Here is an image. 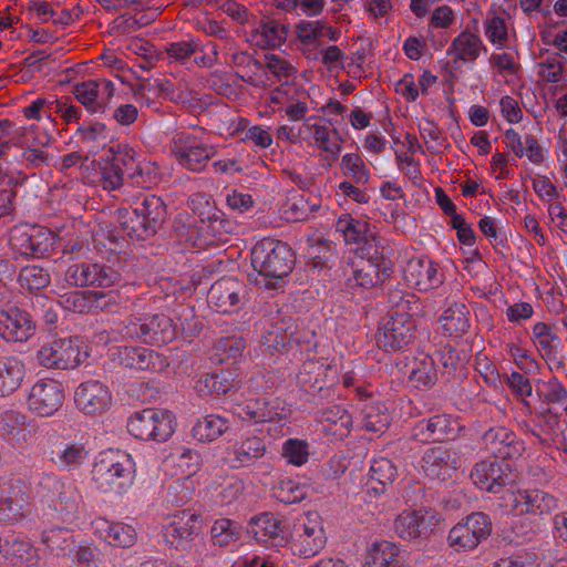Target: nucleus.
I'll return each instance as SVG.
<instances>
[{
	"mask_svg": "<svg viewBox=\"0 0 567 567\" xmlns=\"http://www.w3.org/2000/svg\"><path fill=\"white\" fill-rule=\"evenodd\" d=\"M91 473L97 491L123 495L134 484L136 464L126 451L107 449L97 454Z\"/></svg>",
	"mask_w": 567,
	"mask_h": 567,
	"instance_id": "1",
	"label": "nucleus"
},
{
	"mask_svg": "<svg viewBox=\"0 0 567 567\" xmlns=\"http://www.w3.org/2000/svg\"><path fill=\"white\" fill-rule=\"evenodd\" d=\"M37 496L55 512L58 519L70 526H76L84 516V501L79 487L52 473L41 475Z\"/></svg>",
	"mask_w": 567,
	"mask_h": 567,
	"instance_id": "2",
	"label": "nucleus"
},
{
	"mask_svg": "<svg viewBox=\"0 0 567 567\" xmlns=\"http://www.w3.org/2000/svg\"><path fill=\"white\" fill-rule=\"evenodd\" d=\"M419 303L402 299L382 320L378 333V344L385 351H401L414 339L416 321L414 316Z\"/></svg>",
	"mask_w": 567,
	"mask_h": 567,
	"instance_id": "3",
	"label": "nucleus"
},
{
	"mask_svg": "<svg viewBox=\"0 0 567 567\" xmlns=\"http://www.w3.org/2000/svg\"><path fill=\"white\" fill-rule=\"evenodd\" d=\"M338 233L347 246L360 258L375 259L383 254L384 247L380 235L365 219L342 214L336 221Z\"/></svg>",
	"mask_w": 567,
	"mask_h": 567,
	"instance_id": "4",
	"label": "nucleus"
},
{
	"mask_svg": "<svg viewBox=\"0 0 567 567\" xmlns=\"http://www.w3.org/2000/svg\"><path fill=\"white\" fill-rule=\"evenodd\" d=\"M251 266L264 277L281 279L292 270L293 255L281 241L262 240L251 250Z\"/></svg>",
	"mask_w": 567,
	"mask_h": 567,
	"instance_id": "5",
	"label": "nucleus"
},
{
	"mask_svg": "<svg viewBox=\"0 0 567 567\" xmlns=\"http://www.w3.org/2000/svg\"><path fill=\"white\" fill-rule=\"evenodd\" d=\"M176 420L167 410L144 409L127 422L131 435L142 441L166 442L175 432Z\"/></svg>",
	"mask_w": 567,
	"mask_h": 567,
	"instance_id": "6",
	"label": "nucleus"
},
{
	"mask_svg": "<svg viewBox=\"0 0 567 567\" xmlns=\"http://www.w3.org/2000/svg\"><path fill=\"white\" fill-rule=\"evenodd\" d=\"M87 357L86 346L78 337L52 340L38 351V362L48 369H74Z\"/></svg>",
	"mask_w": 567,
	"mask_h": 567,
	"instance_id": "7",
	"label": "nucleus"
},
{
	"mask_svg": "<svg viewBox=\"0 0 567 567\" xmlns=\"http://www.w3.org/2000/svg\"><path fill=\"white\" fill-rule=\"evenodd\" d=\"M501 507L507 514L545 516L558 507L557 498L538 488L511 491L501 498Z\"/></svg>",
	"mask_w": 567,
	"mask_h": 567,
	"instance_id": "8",
	"label": "nucleus"
},
{
	"mask_svg": "<svg viewBox=\"0 0 567 567\" xmlns=\"http://www.w3.org/2000/svg\"><path fill=\"white\" fill-rule=\"evenodd\" d=\"M491 534L492 522L488 515L472 513L450 529L447 545L456 553L473 551Z\"/></svg>",
	"mask_w": 567,
	"mask_h": 567,
	"instance_id": "9",
	"label": "nucleus"
},
{
	"mask_svg": "<svg viewBox=\"0 0 567 567\" xmlns=\"http://www.w3.org/2000/svg\"><path fill=\"white\" fill-rule=\"evenodd\" d=\"M122 339H138L146 343L163 346L176 337L173 320L165 315L132 318L121 331Z\"/></svg>",
	"mask_w": 567,
	"mask_h": 567,
	"instance_id": "10",
	"label": "nucleus"
},
{
	"mask_svg": "<svg viewBox=\"0 0 567 567\" xmlns=\"http://www.w3.org/2000/svg\"><path fill=\"white\" fill-rule=\"evenodd\" d=\"M327 535L321 516L316 512L307 513L299 519L292 533V550L296 555L310 558L326 546Z\"/></svg>",
	"mask_w": 567,
	"mask_h": 567,
	"instance_id": "11",
	"label": "nucleus"
},
{
	"mask_svg": "<svg viewBox=\"0 0 567 567\" xmlns=\"http://www.w3.org/2000/svg\"><path fill=\"white\" fill-rule=\"evenodd\" d=\"M53 234L41 226L20 225L12 228L9 244L11 249L24 257L40 258L54 246Z\"/></svg>",
	"mask_w": 567,
	"mask_h": 567,
	"instance_id": "12",
	"label": "nucleus"
},
{
	"mask_svg": "<svg viewBox=\"0 0 567 567\" xmlns=\"http://www.w3.org/2000/svg\"><path fill=\"white\" fill-rule=\"evenodd\" d=\"M470 477L481 491L497 494L515 483L516 474L508 463L489 457L475 463Z\"/></svg>",
	"mask_w": 567,
	"mask_h": 567,
	"instance_id": "13",
	"label": "nucleus"
},
{
	"mask_svg": "<svg viewBox=\"0 0 567 567\" xmlns=\"http://www.w3.org/2000/svg\"><path fill=\"white\" fill-rule=\"evenodd\" d=\"M486 47L481 37L468 30L460 32L446 49L447 66L452 73L472 70Z\"/></svg>",
	"mask_w": 567,
	"mask_h": 567,
	"instance_id": "14",
	"label": "nucleus"
},
{
	"mask_svg": "<svg viewBox=\"0 0 567 567\" xmlns=\"http://www.w3.org/2000/svg\"><path fill=\"white\" fill-rule=\"evenodd\" d=\"M308 101L309 93L306 90L289 83L271 90L266 100L274 113L282 112L291 122L307 118Z\"/></svg>",
	"mask_w": 567,
	"mask_h": 567,
	"instance_id": "15",
	"label": "nucleus"
},
{
	"mask_svg": "<svg viewBox=\"0 0 567 567\" xmlns=\"http://www.w3.org/2000/svg\"><path fill=\"white\" fill-rule=\"evenodd\" d=\"M172 152L182 167L192 172H202L215 155L216 150L194 135L181 133L173 141Z\"/></svg>",
	"mask_w": 567,
	"mask_h": 567,
	"instance_id": "16",
	"label": "nucleus"
},
{
	"mask_svg": "<svg viewBox=\"0 0 567 567\" xmlns=\"http://www.w3.org/2000/svg\"><path fill=\"white\" fill-rule=\"evenodd\" d=\"M249 301L247 285L234 277L217 280L209 289L208 303L223 313H236Z\"/></svg>",
	"mask_w": 567,
	"mask_h": 567,
	"instance_id": "17",
	"label": "nucleus"
},
{
	"mask_svg": "<svg viewBox=\"0 0 567 567\" xmlns=\"http://www.w3.org/2000/svg\"><path fill=\"white\" fill-rule=\"evenodd\" d=\"M64 280L73 287L109 288L120 281V274L100 262H76L68 267Z\"/></svg>",
	"mask_w": 567,
	"mask_h": 567,
	"instance_id": "18",
	"label": "nucleus"
},
{
	"mask_svg": "<svg viewBox=\"0 0 567 567\" xmlns=\"http://www.w3.org/2000/svg\"><path fill=\"white\" fill-rule=\"evenodd\" d=\"M76 409L85 415L97 416L106 413L113 405V394L107 384L100 380L81 382L74 391Z\"/></svg>",
	"mask_w": 567,
	"mask_h": 567,
	"instance_id": "19",
	"label": "nucleus"
},
{
	"mask_svg": "<svg viewBox=\"0 0 567 567\" xmlns=\"http://www.w3.org/2000/svg\"><path fill=\"white\" fill-rule=\"evenodd\" d=\"M420 467L430 478H452L460 467L458 451L446 443L429 447L421 457Z\"/></svg>",
	"mask_w": 567,
	"mask_h": 567,
	"instance_id": "20",
	"label": "nucleus"
},
{
	"mask_svg": "<svg viewBox=\"0 0 567 567\" xmlns=\"http://www.w3.org/2000/svg\"><path fill=\"white\" fill-rule=\"evenodd\" d=\"M64 393L58 381L41 379L29 389L27 408L37 416L49 417L61 408Z\"/></svg>",
	"mask_w": 567,
	"mask_h": 567,
	"instance_id": "21",
	"label": "nucleus"
},
{
	"mask_svg": "<svg viewBox=\"0 0 567 567\" xmlns=\"http://www.w3.org/2000/svg\"><path fill=\"white\" fill-rule=\"evenodd\" d=\"M301 141L331 155L337 156L342 148L338 130L330 127L322 118L309 116L299 126Z\"/></svg>",
	"mask_w": 567,
	"mask_h": 567,
	"instance_id": "22",
	"label": "nucleus"
},
{
	"mask_svg": "<svg viewBox=\"0 0 567 567\" xmlns=\"http://www.w3.org/2000/svg\"><path fill=\"white\" fill-rule=\"evenodd\" d=\"M439 522V515L433 509H406L395 517L393 532L403 540H413L430 533Z\"/></svg>",
	"mask_w": 567,
	"mask_h": 567,
	"instance_id": "23",
	"label": "nucleus"
},
{
	"mask_svg": "<svg viewBox=\"0 0 567 567\" xmlns=\"http://www.w3.org/2000/svg\"><path fill=\"white\" fill-rule=\"evenodd\" d=\"M200 516L190 511H181L169 517L164 527L166 543L176 549L186 548L199 534Z\"/></svg>",
	"mask_w": 567,
	"mask_h": 567,
	"instance_id": "24",
	"label": "nucleus"
},
{
	"mask_svg": "<svg viewBox=\"0 0 567 567\" xmlns=\"http://www.w3.org/2000/svg\"><path fill=\"white\" fill-rule=\"evenodd\" d=\"M114 92V83L106 79L87 80L73 86L75 99L92 114L104 113Z\"/></svg>",
	"mask_w": 567,
	"mask_h": 567,
	"instance_id": "25",
	"label": "nucleus"
},
{
	"mask_svg": "<svg viewBox=\"0 0 567 567\" xmlns=\"http://www.w3.org/2000/svg\"><path fill=\"white\" fill-rule=\"evenodd\" d=\"M93 534L114 548H131L137 542V530L132 524L96 517L92 520Z\"/></svg>",
	"mask_w": 567,
	"mask_h": 567,
	"instance_id": "26",
	"label": "nucleus"
},
{
	"mask_svg": "<svg viewBox=\"0 0 567 567\" xmlns=\"http://www.w3.org/2000/svg\"><path fill=\"white\" fill-rule=\"evenodd\" d=\"M114 362L135 370L163 371L168 361L159 353L142 347H116L111 350Z\"/></svg>",
	"mask_w": 567,
	"mask_h": 567,
	"instance_id": "27",
	"label": "nucleus"
},
{
	"mask_svg": "<svg viewBox=\"0 0 567 567\" xmlns=\"http://www.w3.org/2000/svg\"><path fill=\"white\" fill-rule=\"evenodd\" d=\"M34 425L31 419L22 412L8 410L0 414V437L14 447L31 444Z\"/></svg>",
	"mask_w": 567,
	"mask_h": 567,
	"instance_id": "28",
	"label": "nucleus"
},
{
	"mask_svg": "<svg viewBox=\"0 0 567 567\" xmlns=\"http://www.w3.org/2000/svg\"><path fill=\"white\" fill-rule=\"evenodd\" d=\"M406 284L420 291L437 288L443 282L439 266L427 257L412 258L403 270Z\"/></svg>",
	"mask_w": 567,
	"mask_h": 567,
	"instance_id": "29",
	"label": "nucleus"
},
{
	"mask_svg": "<svg viewBox=\"0 0 567 567\" xmlns=\"http://www.w3.org/2000/svg\"><path fill=\"white\" fill-rule=\"evenodd\" d=\"M43 542L47 546L61 555H70L79 567H95L96 548L91 545H74L71 536H64L61 529L44 533Z\"/></svg>",
	"mask_w": 567,
	"mask_h": 567,
	"instance_id": "30",
	"label": "nucleus"
},
{
	"mask_svg": "<svg viewBox=\"0 0 567 567\" xmlns=\"http://www.w3.org/2000/svg\"><path fill=\"white\" fill-rule=\"evenodd\" d=\"M54 96H39L31 101L30 104L22 109V114L28 121H35L41 124L42 133L35 137L38 145H48L51 141V132L55 127V118L53 117Z\"/></svg>",
	"mask_w": 567,
	"mask_h": 567,
	"instance_id": "31",
	"label": "nucleus"
},
{
	"mask_svg": "<svg viewBox=\"0 0 567 567\" xmlns=\"http://www.w3.org/2000/svg\"><path fill=\"white\" fill-rule=\"evenodd\" d=\"M33 331L30 316L18 309L0 310V337L11 342L27 341Z\"/></svg>",
	"mask_w": 567,
	"mask_h": 567,
	"instance_id": "32",
	"label": "nucleus"
},
{
	"mask_svg": "<svg viewBox=\"0 0 567 567\" xmlns=\"http://www.w3.org/2000/svg\"><path fill=\"white\" fill-rule=\"evenodd\" d=\"M483 441L487 450L502 458L517 457L525 449L516 434L504 426H495L486 431Z\"/></svg>",
	"mask_w": 567,
	"mask_h": 567,
	"instance_id": "33",
	"label": "nucleus"
},
{
	"mask_svg": "<svg viewBox=\"0 0 567 567\" xmlns=\"http://www.w3.org/2000/svg\"><path fill=\"white\" fill-rule=\"evenodd\" d=\"M248 533L258 543L267 547L281 546L286 540L285 528L281 522L271 513H262L252 517L249 523Z\"/></svg>",
	"mask_w": 567,
	"mask_h": 567,
	"instance_id": "34",
	"label": "nucleus"
},
{
	"mask_svg": "<svg viewBox=\"0 0 567 567\" xmlns=\"http://www.w3.org/2000/svg\"><path fill=\"white\" fill-rule=\"evenodd\" d=\"M27 505L28 494L20 481L0 486V523L16 522L23 515Z\"/></svg>",
	"mask_w": 567,
	"mask_h": 567,
	"instance_id": "35",
	"label": "nucleus"
},
{
	"mask_svg": "<svg viewBox=\"0 0 567 567\" xmlns=\"http://www.w3.org/2000/svg\"><path fill=\"white\" fill-rule=\"evenodd\" d=\"M368 567H410L401 547L389 540L374 542L368 553Z\"/></svg>",
	"mask_w": 567,
	"mask_h": 567,
	"instance_id": "36",
	"label": "nucleus"
},
{
	"mask_svg": "<svg viewBox=\"0 0 567 567\" xmlns=\"http://www.w3.org/2000/svg\"><path fill=\"white\" fill-rule=\"evenodd\" d=\"M287 29L272 20L260 21L248 35L250 44L261 49H275L285 43Z\"/></svg>",
	"mask_w": 567,
	"mask_h": 567,
	"instance_id": "37",
	"label": "nucleus"
},
{
	"mask_svg": "<svg viewBox=\"0 0 567 567\" xmlns=\"http://www.w3.org/2000/svg\"><path fill=\"white\" fill-rule=\"evenodd\" d=\"M25 377L24 362L16 355L0 358V398L17 391Z\"/></svg>",
	"mask_w": 567,
	"mask_h": 567,
	"instance_id": "38",
	"label": "nucleus"
},
{
	"mask_svg": "<svg viewBox=\"0 0 567 567\" xmlns=\"http://www.w3.org/2000/svg\"><path fill=\"white\" fill-rule=\"evenodd\" d=\"M440 323L446 334L460 338L470 329V311L464 303L450 305L441 315Z\"/></svg>",
	"mask_w": 567,
	"mask_h": 567,
	"instance_id": "39",
	"label": "nucleus"
},
{
	"mask_svg": "<svg viewBox=\"0 0 567 567\" xmlns=\"http://www.w3.org/2000/svg\"><path fill=\"white\" fill-rule=\"evenodd\" d=\"M6 551L3 559L11 563L12 566L32 567L39 563L37 548L25 539L14 538L4 540Z\"/></svg>",
	"mask_w": 567,
	"mask_h": 567,
	"instance_id": "40",
	"label": "nucleus"
},
{
	"mask_svg": "<svg viewBox=\"0 0 567 567\" xmlns=\"http://www.w3.org/2000/svg\"><path fill=\"white\" fill-rule=\"evenodd\" d=\"M365 261L353 269L352 276L348 278L350 287L372 288L382 281L380 262L383 260V254L378 258H364Z\"/></svg>",
	"mask_w": 567,
	"mask_h": 567,
	"instance_id": "41",
	"label": "nucleus"
},
{
	"mask_svg": "<svg viewBox=\"0 0 567 567\" xmlns=\"http://www.w3.org/2000/svg\"><path fill=\"white\" fill-rule=\"evenodd\" d=\"M229 429V421L218 414H207L199 419L192 434L199 442H212L220 437Z\"/></svg>",
	"mask_w": 567,
	"mask_h": 567,
	"instance_id": "42",
	"label": "nucleus"
},
{
	"mask_svg": "<svg viewBox=\"0 0 567 567\" xmlns=\"http://www.w3.org/2000/svg\"><path fill=\"white\" fill-rule=\"evenodd\" d=\"M56 464L62 470H76L81 467L90 457V450L82 441L68 442L62 444L56 453Z\"/></svg>",
	"mask_w": 567,
	"mask_h": 567,
	"instance_id": "43",
	"label": "nucleus"
},
{
	"mask_svg": "<svg viewBox=\"0 0 567 567\" xmlns=\"http://www.w3.org/2000/svg\"><path fill=\"white\" fill-rule=\"evenodd\" d=\"M244 420L254 423L262 422H284L287 417L277 411L276 406L265 400H251L243 408V412L238 413Z\"/></svg>",
	"mask_w": 567,
	"mask_h": 567,
	"instance_id": "44",
	"label": "nucleus"
},
{
	"mask_svg": "<svg viewBox=\"0 0 567 567\" xmlns=\"http://www.w3.org/2000/svg\"><path fill=\"white\" fill-rule=\"evenodd\" d=\"M214 497L223 506L230 505L244 495L245 482L236 475L218 477L214 482Z\"/></svg>",
	"mask_w": 567,
	"mask_h": 567,
	"instance_id": "45",
	"label": "nucleus"
},
{
	"mask_svg": "<svg viewBox=\"0 0 567 567\" xmlns=\"http://www.w3.org/2000/svg\"><path fill=\"white\" fill-rule=\"evenodd\" d=\"M437 380V372L432 358L415 359L411 365L409 383L419 390L432 388Z\"/></svg>",
	"mask_w": 567,
	"mask_h": 567,
	"instance_id": "46",
	"label": "nucleus"
},
{
	"mask_svg": "<svg viewBox=\"0 0 567 567\" xmlns=\"http://www.w3.org/2000/svg\"><path fill=\"white\" fill-rule=\"evenodd\" d=\"M241 525L228 518L216 519L210 527V537L215 545L220 547L235 546L241 537Z\"/></svg>",
	"mask_w": 567,
	"mask_h": 567,
	"instance_id": "47",
	"label": "nucleus"
},
{
	"mask_svg": "<svg viewBox=\"0 0 567 567\" xmlns=\"http://www.w3.org/2000/svg\"><path fill=\"white\" fill-rule=\"evenodd\" d=\"M245 348L241 337H225L214 344L212 357L218 363H235L243 357Z\"/></svg>",
	"mask_w": 567,
	"mask_h": 567,
	"instance_id": "48",
	"label": "nucleus"
},
{
	"mask_svg": "<svg viewBox=\"0 0 567 567\" xmlns=\"http://www.w3.org/2000/svg\"><path fill=\"white\" fill-rule=\"evenodd\" d=\"M539 82L544 84L559 83L564 79V61L558 53H547L540 56L535 65Z\"/></svg>",
	"mask_w": 567,
	"mask_h": 567,
	"instance_id": "49",
	"label": "nucleus"
},
{
	"mask_svg": "<svg viewBox=\"0 0 567 567\" xmlns=\"http://www.w3.org/2000/svg\"><path fill=\"white\" fill-rule=\"evenodd\" d=\"M267 452L266 444L257 436L241 440L234 446L235 466H248L255 460L262 457Z\"/></svg>",
	"mask_w": 567,
	"mask_h": 567,
	"instance_id": "50",
	"label": "nucleus"
},
{
	"mask_svg": "<svg viewBox=\"0 0 567 567\" xmlns=\"http://www.w3.org/2000/svg\"><path fill=\"white\" fill-rule=\"evenodd\" d=\"M536 394L539 401L548 406L563 405L567 401V389L557 377L537 380Z\"/></svg>",
	"mask_w": 567,
	"mask_h": 567,
	"instance_id": "51",
	"label": "nucleus"
},
{
	"mask_svg": "<svg viewBox=\"0 0 567 567\" xmlns=\"http://www.w3.org/2000/svg\"><path fill=\"white\" fill-rule=\"evenodd\" d=\"M133 209L138 216H142L155 231L164 221L166 215V207L163 200L155 195H145L141 202L136 203Z\"/></svg>",
	"mask_w": 567,
	"mask_h": 567,
	"instance_id": "52",
	"label": "nucleus"
},
{
	"mask_svg": "<svg viewBox=\"0 0 567 567\" xmlns=\"http://www.w3.org/2000/svg\"><path fill=\"white\" fill-rule=\"evenodd\" d=\"M118 215L121 226L131 239L144 240L156 233L134 209H122Z\"/></svg>",
	"mask_w": 567,
	"mask_h": 567,
	"instance_id": "53",
	"label": "nucleus"
},
{
	"mask_svg": "<svg viewBox=\"0 0 567 567\" xmlns=\"http://www.w3.org/2000/svg\"><path fill=\"white\" fill-rule=\"evenodd\" d=\"M340 168L342 174L357 184H367L370 181L371 173L359 153H346L341 157Z\"/></svg>",
	"mask_w": 567,
	"mask_h": 567,
	"instance_id": "54",
	"label": "nucleus"
},
{
	"mask_svg": "<svg viewBox=\"0 0 567 567\" xmlns=\"http://www.w3.org/2000/svg\"><path fill=\"white\" fill-rule=\"evenodd\" d=\"M82 144L90 154H96L105 147L109 141V130L105 124L96 122L89 126H81L78 130Z\"/></svg>",
	"mask_w": 567,
	"mask_h": 567,
	"instance_id": "55",
	"label": "nucleus"
},
{
	"mask_svg": "<svg viewBox=\"0 0 567 567\" xmlns=\"http://www.w3.org/2000/svg\"><path fill=\"white\" fill-rule=\"evenodd\" d=\"M281 456L287 464L301 467L309 461L310 444L302 439H288L282 443Z\"/></svg>",
	"mask_w": 567,
	"mask_h": 567,
	"instance_id": "56",
	"label": "nucleus"
},
{
	"mask_svg": "<svg viewBox=\"0 0 567 567\" xmlns=\"http://www.w3.org/2000/svg\"><path fill=\"white\" fill-rule=\"evenodd\" d=\"M558 337L545 322H537L533 327V342L543 358L551 359L556 354Z\"/></svg>",
	"mask_w": 567,
	"mask_h": 567,
	"instance_id": "57",
	"label": "nucleus"
},
{
	"mask_svg": "<svg viewBox=\"0 0 567 567\" xmlns=\"http://www.w3.org/2000/svg\"><path fill=\"white\" fill-rule=\"evenodd\" d=\"M530 181L534 193L546 206L564 197L563 189L557 187L547 175L537 173L530 176Z\"/></svg>",
	"mask_w": 567,
	"mask_h": 567,
	"instance_id": "58",
	"label": "nucleus"
},
{
	"mask_svg": "<svg viewBox=\"0 0 567 567\" xmlns=\"http://www.w3.org/2000/svg\"><path fill=\"white\" fill-rule=\"evenodd\" d=\"M100 174V185L103 189L112 192L118 189L123 185L122 168L110 161V157H101L97 162Z\"/></svg>",
	"mask_w": 567,
	"mask_h": 567,
	"instance_id": "59",
	"label": "nucleus"
},
{
	"mask_svg": "<svg viewBox=\"0 0 567 567\" xmlns=\"http://www.w3.org/2000/svg\"><path fill=\"white\" fill-rule=\"evenodd\" d=\"M127 301L121 290L97 291L91 290L92 312H116Z\"/></svg>",
	"mask_w": 567,
	"mask_h": 567,
	"instance_id": "60",
	"label": "nucleus"
},
{
	"mask_svg": "<svg viewBox=\"0 0 567 567\" xmlns=\"http://www.w3.org/2000/svg\"><path fill=\"white\" fill-rule=\"evenodd\" d=\"M58 303L65 310L78 313L92 312L91 290H73L59 296Z\"/></svg>",
	"mask_w": 567,
	"mask_h": 567,
	"instance_id": "61",
	"label": "nucleus"
},
{
	"mask_svg": "<svg viewBox=\"0 0 567 567\" xmlns=\"http://www.w3.org/2000/svg\"><path fill=\"white\" fill-rule=\"evenodd\" d=\"M49 272L35 265L23 267L18 277L20 286L28 290H39L50 284Z\"/></svg>",
	"mask_w": 567,
	"mask_h": 567,
	"instance_id": "62",
	"label": "nucleus"
},
{
	"mask_svg": "<svg viewBox=\"0 0 567 567\" xmlns=\"http://www.w3.org/2000/svg\"><path fill=\"white\" fill-rule=\"evenodd\" d=\"M134 184L142 188H151L159 181L158 167L155 163L141 159L128 175Z\"/></svg>",
	"mask_w": 567,
	"mask_h": 567,
	"instance_id": "63",
	"label": "nucleus"
},
{
	"mask_svg": "<svg viewBox=\"0 0 567 567\" xmlns=\"http://www.w3.org/2000/svg\"><path fill=\"white\" fill-rule=\"evenodd\" d=\"M176 466V474H181L185 482L195 475L202 465L200 455L193 450H184L178 455L172 456Z\"/></svg>",
	"mask_w": 567,
	"mask_h": 567,
	"instance_id": "64",
	"label": "nucleus"
}]
</instances>
